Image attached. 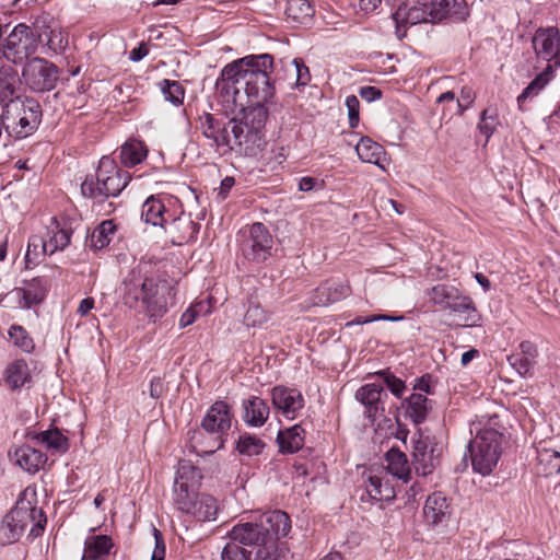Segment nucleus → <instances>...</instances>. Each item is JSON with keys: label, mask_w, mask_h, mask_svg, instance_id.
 Here are the masks:
<instances>
[{"label": "nucleus", "mask_w": 560, "mask_h": 560, "mask_svg": "<svg viewBox=\"0 0 560 560\" xmlns=\"http://www.w3.org/2000/svg\"><path fill=\"white\" fill-rule=\"evenodd\" d=\"M498 125L497 114L494 110L485 109L480 114V122L478 124V129L481 135L486 137V142L490 139V137L495 131Z\"/></svg>", "instance_id": "nucleus-50"}, {"label": "nucleus", "mask_w": 560, "mask_h": 560, "mask_svg": "<svg viewBox=\"0 0 560 560\" xmlns=\"http://www.w3.org/2000/svg\"><path fill=\"white\" fill-rule=\"evenodd\" d=\"M198 316V312L195 306H191L184 312L179 318L180 328H185L191 325Z\"/></svg>", "instance_id": "nucleus-61"}, {"label": "nucleus", "mask_w": 560, "mask_h": 560, "mask_svg": "<svg viewBox=\"0 0 560 560\" xmlns=\"http://www.w3.org/2000/svg\"><path fill=\"white\" fill-rule=\"evenodd\" d=\"M47 255L48 253L44 252V241L42 236H31L27 243V249L25 254L26 266L30 267L31 265H37L39 258Z\"/></svg>", "instance_id": "nucleus-49"}, {"label": "nucleus", "mask_w": 560, "mask_h": 560, "mask_svg": "<svg viewBox=\"0 0 560 560\" xmlns=\"http://www.w3.org/2000/svg\"><path fill=\"white\" fill-rule=\"evenodd\" d=\"M50 37L48 39L47 48L54 52L62 51L68 45V38L59 28H54V32H48Z\"/></svg>", "instance_id": "nucleus-54"}, {"label": "nucleus", "mask_w": 560, "mask_h": 560, "mask_svg": "<svg viewBox=\"0 0 560 560\" xmlns=\"http://www.w3.org/2000/svg\"><path fill=\"white\" fill-rule=\"evenodd\" d=\"M553 77L552 66L549 65L547 68L539 73L518 95L517 102L520 106L530 97L539 94V92L549 83Z\"/></svg>", "instance_id": "nucleus-44"}, {"label": "nucleus", "mask_w": 560, "mask_h": 560, "mask_svg": "<svg viewBox=\"0 0 560 560\" xmlns=\"http://www.w3.org/2000/svg\"><path fill=\"white\" fill-rule=\"evenodd\" d=\"M383 397H386L383 386L375 383L365 384L355 393L357 400L365 407V415L370 419H374L380 411H384Z\"/></svg>", "instance_id": "nucleus-23"}, {"label": "nucleus", "mask_w": 560, "mask_h": 560, "mask_svg": "<svg viewBox=\"0 0 560 560\" xmlns=\"http://www.w3.org/2000/svg\"><path fill=\"white\" fill-rule=\"evenodd\" d=\"M8 335L13 345L22 351L31 353L34 350V340L23 326L12 325L9 328Z\"/></svg>", "instance_id": "nucleus-47"}, {"label": "nucleus", "mask_w": 560, "mask_h": 560, "mask_svg": "<svg viewBox=\"0 0 560 560\" xmlns=\"http://www.w3.org/2000/svg\"><path fill=\"white\" fill-rule=\"evenodd\" d=\"M520 353L511 354L508 361L520 375L526 376L534 368L537 349L533 342L523 341L520 345Z\"/></svg>", "instance_id": "nucleus-29"}, {"label": "nucleus", "mask_w": 560, "mask_h": 560, "mask_svg": "<svg viewBox=\"0 0 560 560\" xmlns=\"http://www.w3.org/2000/svg\"><path fill=\"white\" fill-rule=\"evenodd\" d=\"M427 296L433 304L459 314L467 327L477 326L481 319L474 301L453 285L436 284L427 291Z\"/></svg>", "instance_id": "nucleus-10"}, {"label": "nucleus", "mask_w": 560, "mask_h": 560, "mask_svg": "<svg viewBox=\"0 0 560 560\" xmlns=\"http://www.w3.org/2000/svg\"><path fill=\"white\" fill-rule=\"evenodd\" d=\"M533 46L538 57L553 61L560 67V35L557 28H539L533 38Z\"/></svg>", "instance_id": "nucleus-20"}, {"label": "nucleus", "mask_w": 560, "mask_h": 560, "mask_svg": "<svg viewBox=\"0 0 560 560\" xmlns=\"http://www.w3.org/2000/svg\"><path fill=\"white\" fill-rule=\"evenodd\" d=\"M182 485L174 497V504L178 511L189 515L198 522L215 521L219 503L215 498L207 493L187 491Z\"/></svg>", "instance_id": "nucleus-11"}, {"label": "nucleus", "mask_w": 560, "mask_h": 560, "mask_svg": "<svg viewBox=\"0 0 560 560\" xmlns=\"http://www.w3.org/2000/svg\"><path fill=\"white\" fill-rule=\"evenodd\" d=\"M359 95L366 102L371 103L381 98L382 92L375 86L365 85L359 89Z\"/></svg>", "instance_id": "nucleus-59"}, {"label": "nucleus", "mask_w": 560, "mask_h": 560, "mask_svg": "<svg viewBox=\"0 0 560 560\" xmlns=\"http://www.w3.org/2000/svg\"><path fill=\"white\" fill-rule=\"evenodd\" d=\"M476 432V436L468 444V452L471 458V465L475 472L488 476L492 472L501 455L502 434L489 425H483L481 421L472 422L470 433Z\"/></svg>", "instance_id": "nucleus-5"}, {"label": "nucleus", "mask_w": 560, "mask_h": 560, "mask_svg": "<svg viewBox=\"0 0 560 560\" xmlns=\"http://www.w3.org/2000/svg\"><path fill=\"white\" fill-rule=\"evenodd\" d=\"M280 451L283 453H295L304 445V430L295 424L289 429L280 431L277 436Z\"/></svg>", "instance_id": "nucleus-37"}, {"label": "nucleus", "mask_w": 560, "mask_h": 560, "mask_svg": "<svg viewBox=\"0 0 560 560\" xmlns=\"http://www.w3.org/2000/svg\"><path fill=\"white\" fill-rule=\"evenodd\" d=\"M387 472L393 477L407 481L410 476V467L406 455L395 448L389 450L385 455Z\"/></svg>", "instance_id": "nucleus-35"}, {"label": "nucleus", "mask_w": 560, "mask_h": 560, "mask_svg": "<svg viewBox=\"0 0 560 560\" xmlns=\"http://www.w3.org/2000/svg\"><path fill=\"white\" fill-rule=\"evenodd\" d=\"M59 78L58 68L48 60L34 57L26 61L22 79L34 92H48L56 88Z\"/></svg>", "instance_id": "nucleus-12"}, {"label": "nucleus", "mask_w": 560, "mask_h": 560, "mask_svg": "<svg viewBox=\"0 0 560 560\" xmlns=\"http://www.w3.org/2000/svg\"><path fill=\"white\" fill-rule=\"evenodd\" d=\"M432 377L429 374L422 375L419 378H416L413 384V389L419 393L433 394L431 389Z\"/></svg>", "instance_id": "nucleus-60"}, {"label": "nucleus", "mask_w": 560, "mask_h": 560, "mask_svg": "<svg viewBox=\"0 0 560 560\" xmlns=\"http://www.w3.org/2000/svg\"><path fill=\"white\" fill-rule=\"evenodd\" d=\"M116 232V225L113 220H105L95 228L90 237V245L94 249L106 247L113 240Z\"/></svg>", "instance_id": "nucleus-45"}, {"label": "nucleus", "mask_w": 560, "mask_h": 560, "mask_svg": "<svg viewBox=\"0 0 560 560\" xmlns=\"http://www.w3.org/2000/svg\"><path fill=\"white\" fill-rule=\"evenodd\" d=\"M366 492L373 500L377 501H390L396 497L395 488L387 474L370 476Z\"/></svg>", "instance_id": "nucleus-33"}, {"label": "nucleus", "mask_w": 560, "mask_h": 560, "mask_svg": "<svg viewBox=\"0 0 560 560\" xmlns=\"http://www.w3.org/2000/svg\"><path fill=\"white\" fill-rule=\"evenodd\" d=\"M130 174L120 170L114 160L103 156L95 176H86L81 184V192L89 198L118 196L130 180Z\"/></svg>", "instance_id": "nucleus-6"}, {"label": "nucleus", "mask_w": 560, "mask_h": 560, "mask_svg": "<svg viewBox=\"0 0 560 560\" xmlns=\"http://www.w3.org/2000/svg\"><path fill=\"white\" fill-rule=\"evenodd\" d=\"M3 117L9 136L24 139L38 128L42 121V108L34 98L16 96L3 105Z\"/></svg>", "instance_id": "nucleus-7"}, {"label": "nucleus", "mask_w": 560, "mask_h": 560, "mask_svg": "<svg viewBox=\"0 0 560 560\" xmlns=\"http://www.w3.org/2000/svg\"><path fill=\"white\" fill-rule=\"evenodd\" d=\"M285 14L294 23L307 25L314 15V9L308 0H288Z\"/></svg>", "instance_id": "nucleus-38"}, {"label": "nucleus", "mask_w": 560, "mask_h": 560, "mask_svg": "<svg viewBox=\"0 0 560 560\" xmlns=\"http://www.w3.org/2000/svg\"><path fill=\"white\" fill-rule=\"evenodd\" d=\"M232 417L226 402L215 401L202 419L203 431L194 430L188 433L192 450L198 455H209L220 450L224 444L223 435L231 428Z\"/></svg>", "instance_id": "nucleus-4"}, {"label": "nucleus", "mask_w": 560, "mask_h": 560, "mask_svg": "<svg viewBox=\"0 0 560 560\" xmlns=\"http://www.w3.org/2000/svg\"><path fill=\"white\" fill-rule=\"evenodd\" d=\"M231 542L243 545L254 555L255 560H276L277 544L266 528H262L259 520L254 522H241L229 532Z\"/></svg>", "instance_id": "nucleus-8"}, {"label": "nucleus", "mask_w": 560, "mask_h": 560, "mask_svg": "<svg viewBox=\"0 0 560 560\" xmlns=\"http://www.w3.org/2000/svg\"><path fill=\"white\" fill-rule=\"evenodd\" d=\"M397 26L434 23L429 0H406L393 15Z\"/></svg>", "instance_id": "nucleus-19"}, {"label": "nucleus", "mask_w": 560, "mask_h": 560, "mask_svg": "<svg viewBox=\"0 0 560 560\" xmlns=\"http://www.w3.org/2000/svg\"><path fill=\"white\" fill-rule=\"evenodd\" d=\"M31 373L24 360H15L5 370V382L12 389H18L30 383Z\"/></svg>", "instance_id": "nucleus-39"}, {"label": "nucleus", "mask_w": 560, "mask_h": 560, "mask_svg": "<svg viewBox=\"0 0 560 560\" xmlns=\"http://www.w3.org/2000/svg\"><path fill=\"white\" fill-rule=\"evenodd\" d=\"M149 54V48L144 43H141L138 47L133 48L129 54V59L133 62L142 60Z\"/></svg>", "instance_id": "nucleus-62"}, {"label": "nucleus", "mask_w": 560, "mask_h": 560, "mask_svg": "<svg viewBox=\"0 0 560 560\" xmlns=\"http://www.w3.org/2000/svg\"><path fill=\"white\" fill-rule=\"evenodd\" d=\"M536 470L538 475L550 476L560 472V453L551 448L537 451Z\"/></svg>", "instance_id": "nucleus-40"}, {"label": "nucleus", "mask_w": 560, "mask_h": 560, "mask_svg": "<svg viewBox=\"0 0 560 560\" xmlns=\"http://www.w3.org/2000/svg\"><path fill=\"white\" fill-rule=\"evenodd\" d=\"M94 307V300L92 298L83 299L78 306V314L85 316Z\"/></svg>", "instance_id": "nucleus-64"}, {"label": "nucleus", "mask_w": 560, "mask_h": 560, "mask_svg": "<svg viewBox=\"0 0 560 560\" xmlns=\"http://www.w3.org/2000/svg\"><path fill=\"white\" fill-rule=\"evenodd\" d=\"M406 416L416 424L421 423L432 409V401L421 393H413L402 402Z\"/></svg>", "instance_id": "nucleus-31"}, {"label": "nucleus", "mask_w": 560, "mask_h": 560, "mask_svg": "<svg viewBox=\"0 0 560 560\" xmlns=\"http://www.w3.org/2000/svg\"><path fill=\"white\" fill-rule=\"evenodd\" d=\"M253 556L237 544L228 542L221 552V560H252Z\"/></svg>", "instance_id": "nucleus-51"}, {"label": "nucleus", "mask_w": 560, "mask_h": 560, "mask_svg": "<svg viewBox=\"0 0 560 560\" xmlns=\"http://www.w3.org/2000/svg\"><path fill=\"white\" fill-rule=\"evenodd\" d=\"M266 444L256 435L250 433H243L236 442V450L244 456H257L262 453Z\"/></svg>", "instance_id": "nucleus-46"}, {"label": "nucleus", "mask_w": 560, "mask_h": 560, "mask_svg": "<svg viewBox=\"0 0 560 560\" xmlns=\"http://www.w3.org/2000/svg\"><path fill=\"white\" fill-rule=\"evenodd\" d=\"M148 154V150L143 142L139 140H129L120 149L121 163L127 167H132L141 163Z\"/></svg>", "instance_id": "nucleus-41"}, {"label": "nucleus", "mask_w": 560, "mask_h": 560, "mask_svg": "<svg viewBox=\"0 0 560 560\" xmlns=\"http://www.w3.org/2000/svg\"><path fill=\"white\" fill-rule=\"evenodd\" d=\"M113 539L107 535H90L84 541L81 560H110Z\"/></svg>", "instance_id": "nucleus-26"}, {"label": "nucleus", "mask_w": 560, "mask_h": 560, "mask_svg": "<svg viewBox=\"0 0 560 560\" xmlns=\"http://www.w3.org/2000/svg\"><path fill=\"white\" fill-rule=\"evenodd\" d=\"M378 375L384 376V383L386 384V386L394 396H396L397 398L402 397L407 389L406 384L402 380L386 372H380Z\"/></svg>", "instance_id": "nucleus-52"}, {"label": "nucleus", "mask_w": 560, "mask_h": 560, "mask_svg": "<svg viewBox=\"0 0 560 560\" xmlns=\"http://www.w3.org/2000/svg\"><path fill=\"white\" fill-rule=\"evenodd\" d=\"M346 106L348 109L350 127L355 128L359 124V98L355 95H348L346 98Z\"/></svg>", "instance_id": "nucleus-55"}, {"label": "nucleus", "mask_w": 560, "mask_h": 560, "mask_svg": "<svg viewBox=\"0 0 560 560\" xmlns=\"http://www.w3.org/2000/svg\"><path fill=\"white\" fill-rule=\"evenodd\" d=\"M262 528L272 535L275 540L284 537L291 529V522L289 515L283 511H269L258 517Z\"/></svg>", "instance_id": "nucleus-28"}, {"label": "nucleus", "mask_w": 560, "mask_h": 560, "mask_svg": "<svg viewBox=\"0 0 560 560\" xmlns=\"http://www.w3.org/2000/svg\"><path fill=\"white\" fill-rule=\"evenodd\" d=\"M16 71L8 66L0 69V104L2 106L11 98H15V90L18 84Z\"/></svg>", "instance_id": "nucleus-43"}, {"label": "nucleus", "mask_w": 560, "mask_h": 560, "mask_svg": "<svg viewBox=\"0 0 560 560\" xmlns=\"http://www.w3.org/2000/svg\"><path fill=\"white\" fill-rule=\"evenodd\" d=\"M272 65L268 54L246 56L226 65L217 80L219 97L226 110L248 115L260 108L265 125L268 116L265 104L275 94L269 78Z\"/></svg>", "instance_id": "nucleus-1"}, {"label": "nucleus", "mask_w": 560, "mask_h": 560, "mask_svg": "<svg viewBox=\"0 0 560 560\" xmlns=\"http://www.w3.org/2000/svg\"><path fill=\"white\" fill-rule=\"evenodd\" d=\"M198 128L223 153L235 151L247 156L257 155L265 144L264 112L258 108L248 115L240 114L231 119L210 113L199 116Z\"/></svg>", "instance_id": "nucleus-2"}, {"label": "nucleus", "mask_w": 560, "mask_h": 560, "mask_svg": "<svg viewBox=\"0 0 560 560\" xmlns=\"http://www.w3.org/2000/svg\"><path fill=\"white\" fill-rule=\"evenodd\" d=\"M177 205L178 200L171 196H151L142 205L141 217L147 223L163 228Z\"/></svg>", "instance_id": "nucleus-15"}, {"label": "nucleus", "mask_w": 560, "mask_h": 560, "mask_svg": "<svg viewBox=\"0 0 560 560\" xmlns=\"http://www.w3.org/2000/svg\"><path fill=\"white\" fill-rule=\"evenodd\" d=\"M423 516L427 524L444 526L451 516V505L448 499L442 492L430 494L423 506Z\"/></svg>", "instance_id": "nucleus-22"}, {"label": "nucleus", "mask_w": 560, "mask_h": 560, "mask_svg": "<svg viewBox=\"0 0 560 560\" xmlns=\"http://www.w3.org/2000/svg\"><path fill=\"white\" fill-rule=\"evenodd\" d=\"M200 225L196 223L190 214H186L182 210L175 209L165 225V233L175 245H183L194 241L198 234Z\"/></svg>", "instance_id": "nucleus-14"}, {"label": "nucleus", "mask_w": 560, "mask_h": 560, "mask_svg": "<svg viewBox=\"0 0 560 560\" xmlns=\"http://www.w3.org/2000/svg\"><path fill=\"white\" fill-rule=\"evenodd\" d=\"M160 90L166 101L179 105L184 101V89L177 81L163 80L159 83Z\"/></svg>", "instance_id": "nucleus-48"}, {"label": "nucleus", "mask_w": 560, "mask_h": 560, "mask_svg": "<svg viewBox=\"0 0 560 560\" xmlns=\"http://www.w3.org/2000/svg\"><path fill=\"white\" fill-rule=\"evenodd\" d=\"M350 287L343 281L331 280L316 289V304L328 305L347 298Z\"/></svg>", "instance_id": "nucleus-30"}, {"label": "nucleus", "mask_w": 560, "mask_h": 560, "mask_svg": "<svg viewBox=\"0 0 560 560\" xmlns=\"http://www.w3.org/2000/svg\"><path fill=\"white\" fill-rule=\"evenodd\" d=\"M37 50V39L32 28L20 23L7 36L2 47L3 56L13 63H20Z\"/></svg>", "instance_id": "nucleus-13"}, {"label": "nucleus", "mask_w": 560, "mask_h": 560, "mask_svg": "<svg viewBox=\"0 0 560 560\" xmlns=\"http://www.w3.org/2000/svg\"><path fill=\"white\" fill-rule=\"evenodd\" d=\"M271 401L276 410L285 419L294 420L304 408V397L296 388L275 386Z\"/></svg>", "instance_id": "nucleus-16"}, {"label": "nucleus", "mask_w": 560, "mask_h": 560, "mask_svg": "<svg viewBox=\"0 0 560 560\" xmlns=\"http://www.w3.org/2000/svg\"><path fill=\"white\" fill-rule=\"evenodd\" d=\"M71 234L72 232L69 229L61 226L56 218H51L45 234L42 236L44 252L51 256L57 252L63 250L70 244Z\"/></svg>", "instance_id": "nucleus-24"}, {"label": "nucleus", "mask_w": 560, "mask_h": 560, "mask_svg": "<svg viewBox=\"0 0 560 560\" xmlns=\"http://www.w3.org/2000/svg\"><path fill=\"white\" fill-rule=\"evenodd\" d=\"M121 299L126 306L142 312L155 323L175 305V285L164 275L151 271V265L140 261L125 277Z\"/></svg>", "instance_id": "nucleus-3"}, {"label": "nucleus", "mask_w": 560, "mask_h": 560, "mask_svg": "<svg viewBox=\"0 0 560 560\" xmlns=\"http://www.w3.org/2000/svg\"><path fill=\"white\" fill-rule=\"evenodd\" d=\"M35 493L25 490L16 502V505L7 515L5 521L13 537L20 536L27 527L30 535L39 536L46 524V516L40 508L34 503Z\"/></svg>", "instance_id": "nucleus-9"}, {"label": "nucleus", "mask_w": 560, "mask_h": 560, "mask_svg": "<svg viewBox=\"0 0 560 560\" xmlns=\"http://www.w3.org/2000/svg\"><path fill=\"white\" fill-rule=\"evenodd\" d=\"M468 15V8L465 0H454L447 11V18L462 21Z\"/></svg>", "instance_id": "nucleus-56"}, {"label": "nucleus", "mask_w": 560, "mask_h": 560, "mask_svg": "<svg viewBox=\"0 0 560 560\" xmlns=\"http://www.w3.org/2000/svg\"><path fill=\"white\" fill-rule=\"evenodd\" d=\"M155 546L151 556V560H164L165 558V544L162 534L156 528H153Z\"/></svg>", "instance_id": "nucleus-57"}, {"label": "nucleus", "mask_w": 560, "mask_h": 560, "mask_svg": "<svg viewBox=\"0 0 560 560\" xmlns=\"http://www.w3.org/2000/svg\"><path fill=\"white\" fill-rule=\"evenodd\" d=\"M243 420L253 428L262 427L269 418L270 408L266 400L258 396H250L243 400Z\"/></svg>", "instance_id": "nucleus-25"}, {"label": "nucleus", "mask_w": 560, "mask_h": 560, "mask_svg": "<svg viewBox=\"0 0 560 560\" xmlns=\"http://www.w3.org/2000/svg\"><path fill=\"white\" fill-rule=\"evenodd\" d=\"M14 462L30 474L37 472L47 462L46 454L30 446L22 445L14 451Z\"/></svg>", "instance_id": "nucleus-27"}, {"label": "nucleus", "mask_w": 560, "mask_h": 560, "mask_svg": "<svg viewBox=\"0 0 560 560\" xmlns=\"http://www.w3.org/2000/svg\"><path fill=\"white\" fill-rule=\"evenodd\" d=\"M272 248V237L262 223H254L249 230V237L243 245L244 255L256 261L266 260Z\"/></svg>", "instance_id": "nucleus-18"}, {"label": "nucleus", "mask_w": 560, "mask_h": 560, "mask_svg": "<svg viewBox=\"0 0 560 560\" xmlns=\"http://www.w3.org/2000/svg\"><path fill=\"white\" fill-rule=\"evenodd\" d=\"M201 479L200 470L192 466L188 462H183L179 464L175 483H174V497H177V490H179L180 486H186L187 491L196 492V488L199 485Z\"/></svg>", "instance_id": "nucleus-34"}, {"label": "nucleus", "mask_w": 560, "mask_h": 560, "mask_svg": "<svg viewBox=\"0 0 560 560\" xmlns=\"http://www.w3.org/2000/svg\"><path fill=\"white\" fill-rule=\"evenodd\" d=\"M49 288L50 283L47 278L36 277L25 281L23 287L15 288L12 294L18 300L19 307L30 308L44 301Z\"/></svg>", "instance_id": "nucleus-21"}, {"label": "nucleus", "mask_w": 560, "mask_h": 560, "mask_svg": "<svg viewBox=\"0 0 560 560\" xmlns=\"http://www.w3.org/2000/svg\"><path fill=\"white\" fill-rule=\"evenodd\" d=\"M413 465L417 474L427 476L431 474L439 463L441 450L433 439L420 435L413 442Z\"/></svg>", "instance_id": "nucleus-17"}, {"label": "nucleus", "mask_w": 560, "mask_h": 560, "mask_svg": "<svg viewBox=\"0 0 560 560\" xmlns=\"http://www.w3.org/2000/svg\"><path fill=\"white\" fill-rule=\"evenodd\" d=\"M164 390L163 382L160 377H153L150 382V396L152 398H159L162 396Z\"/></svg>", "instance_id": "nucleus-63"}, {"label": "nucleus", "mask_w": 560, "mask_h": 560, "mask_svg": "<svg viewBox=\"0 0 560 560\" xmlns=\"http://www.w3.org/2000/svg\"><path fill=\"white\" fill-rule=\"evenodd\" d=\"M476 94L471 88L465 86L460 91L459 97L456 100L455 107L456 114L462 115L474 103Z\"/></svg>", "instance_id": "nucleus-53"}, {"label": "nucleus", "mask_w": 560, "mask_h": 560, "mask_svg": "<svg viewBox=\"0 0 560 560\" xmlns=\"http://www.w3.org/2000/svg\"><path fill=\"white\" fill-rule=\"evenodd\" d=\"M292 63L294 65L296 71V85H306L311 79L308 68L296 59H294Z\"/></svg>", "instance_id": "nucleus-58"}, {"label": "nucleus", "mask_w": 560, "mask_h": 560, "mask_svg": "<svg viewBox=\"0 0 560 560\" xmlns=\"http://www.w3.org/2000/svg\"><path fill=\"white\" fill-rule=\"evenodd\" d=\"M355 151L362 162L372 163L383 170L385 168V150L381 144L374 142L372 139L368 137L361 138L355 147Z\"/></svg>", "instance_id": "nucleus-32"}, {"label": "nucleus", "mask_w": 560, "mask_h": 560, "mask_svg": "<svg viewBox=\"0 0 560 560\" xmlns=\"http://www.w3.org/2000/svg\"><path fill=\"white\" fill-rule=\"evenodd\" d=\"M36 440L52 454H63L69 448L68 438L56 428L38 433Z\"/></svg>", "instance_id": "nucleus-36"}, {"label": "nucleus", "mask_w": 560, "mask_h": 560, "mask_svg": "<svg viewBox=\"0 0 560 560\" xmlns=\"http://www.w3.org/2000/svg\"><path fill=\"white\" fill-rule=\"evenodd\" d=\"M272 314L258 302L250 300L244 314V324L250 328H267Z\"/></svg>", "instance_id": "nucleus-42"}]
</instances>
